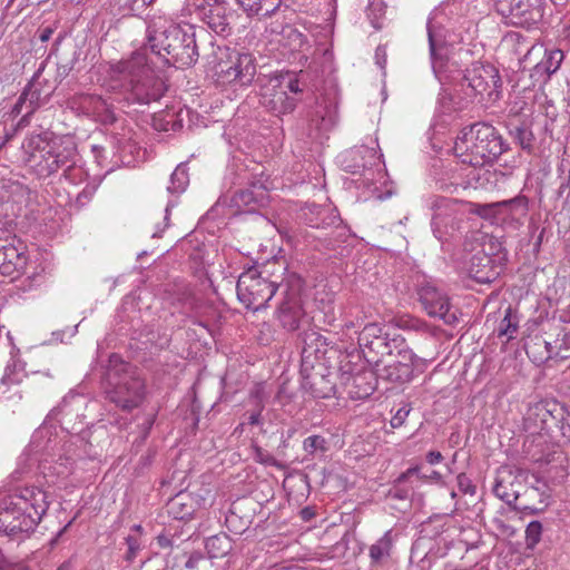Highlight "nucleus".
I'll return each mask as SVG.
<instances>
[{"label":"nucleus","instance_id":"nucleus-33","mask_svg":"<svg viewBox=\"0 0 570 570\" xmlns=\"http://www.w3.org/2000/svg\"><path fill=\"white\" fill-rule=\"evenodd\" d=\"M510 136L514 142L518 144L523 150L532 153L534 135L530 126L525 122L512 126L509 130Z\"/></svg>","mask_w":570,"mask_h":570},{"label":"nucleus","instance_id":"nucleus-10","mask_svg":"<svg viewBox=\"0 0 570 570\" xmlns=\"http://www.w3.org/2000/svg\"><path fill=\"white\" fill-rule=\"evenodd\" d=\"M495 8L518 27L530 28L543 18V0H495Z\"/></svg>","mask_w":570,"mask_h":570},{"label":"nucleus","instance_id":"nucleus-41","mask_svg":"<svg viewBox=\"0 0 570 570\" xmlns=\"http://www.w3.org/2000/svg\"><path fill=\"white\" fill-rule=\"evenodd\" d=\"M505 41L514 47V50L518 55H521L523 51L528 53L531 49H533V46L529 45L527 37L520 32L508 33Z\"/></svg>","mask_w":570,"mask_h":570},{"label":"nucleus","instance_id":"nucleus-19","mask_svg":"<svg viewBox=\"0 0 570 570\" xmlns=\"http://www.w3.org/2000/svg\"><path fill=\"white\" fill-rule=\"evenodd\" d=\"M442 12L438 9L433 10L426 22L430 57L434 72L438 70V62L442 59V51L445 45V33L439 18Z\"/></svg>","mask_w":570,"mask_h":570},{"label":"nucleus","instance_id":"nucleus-26","mask_svg":"<svg viewBox=\"0 0 570 570\" xmlns=\"http://www.w3.org/2000/svg\"><path fill=\"white\" fill-rule=\"evenodd\" d=\"M336 216L330 213L328 208L311 205L304 212L305 223L314 228H325L335 223Z\"/></svg>","mask_w":570,"mask_h":570},{"label":"nucleus","instance_id":"nucleus-5","mask_svg":"<svg viewBox=\"0 0 570 570\" xmlns=\"http://www.w3.org/2000/svg\"><path fill=\"white\" fill-rule=\"evenodd\" d=\"M24 163L39 176L48 177L75 164L76 148L51 139L49 132L28 136L22 142Z\"/></svg>","mask_w":570,"mask_h":570},{"label":"nucleus","instance_id":"nucleus-3","mask_svg":"<svg viewBox=\"0 0 570 570\" xmlns=\"http://www.w3.org/2000/svg\"><path fill=\"white\" fill-rule=\"evenodd\" d=\"M509 149L495 127L488 122H475L463 128L454 141V154L462 164L484 167L497 160Z\"/></svg>","mask_w":570,"mask_h":570},{"label":"nucleus","instance_id":"nucleus-49","mask_svg":"<svg viewBox=\"0 0 570 570\" xmlns=\"http://www.w3.org/2000/svg\"><path fill=\"white\" fill-rule=\"evenodd\" d=\"M128 551L126 554V560L129 562H132L134 559L137 557L138 551L140 550V543L138 540L131 535L127 537L126 539Z\"/></svg>","mask_w":570,"mask_h":570},{"label":"nucleus","instance_id":"nucleus-44","mask_svg":"<svg viewBox=\"0 0 570 570\" xmlns=\"http://www.w3.org/2000/svg\"><path fill=\"white\" fill-rule=\"evenodd\" d=\"M283 37L288 40L287 45L291 50H299L305 42L304 35L292 27L283 29Z\"/></svg>","mask_w":570,"mask_h":570},{"label":"nucleus","instance_id":"nucleus-32","mask_svg":"<svg viewBox=\"0 0 570 570\" xmlns=\"http://www.w3.org/2000/svg\"><path fill=\"white\" fill-rule=\"evenodd\" d=\"M494 494L508 504L513 503L519 498L518 490L514 489L511 481V474L508 476L499 475L493 487Z\"/></svg>","mask_w":570,"mask_h":570},{"label":"nucleus","instance_id":"nucleus-8","mask_svg":"<svg viewBox=\"0 0 570 570\" xmlns=\"http://www.w3.org/2000/svg\"><path fill=\"white\" fill-rule=\"evenodd\" d=\"M3 498L9 505L28 512L22 518L24 527H37L49 508L46 492L35 485L18 487Z\"/></svg>","mask_w":570,"mask_h":570},{"label":"nucleus","instance_id":"nucleus-28","mask_svg":"<svg viewBox=\"0 0 570 570\" xmlns=\"http://www.w3.org/2000/svg\"><path fill=\"white\" fill-rule=\"evenodd\" d=\"M525 352L537 363H544L553 356V347L541 336H535L530 344L525 346Z\"/></svg>","mask_w":570,"mask_h":570},{"label":"nucleus","instance_id":"nucleus-22","mask_svg":"<svg viewBox=\"0 0 570 570\" xmlns=\"http://www.w3.org/2000/svg\"><path fill=\"white\" fill-rule=\"evenodd\" d=\"M198 502L189 493L180 492L171 498L166 508L170 517L176 520L190 519L197 510Z\"/></svg>","mask_w":570,"mask_h":570},{"label":"nucleus","instance_id":"nucleus-15","mask_svg":"<svg viewBox=\"0 0 570 570\" xmlns=\"http://www.w3.org/2000/svg\"><path fill=\"white\" fill-rule=\"evenodd\" d=\"M389 333L377 323L364 325L358 333L357 343L360 350L368 363L379 364L386 356Z\"/></svg>","mask_w":570,"mask_h":570},{"label":"nucleus","instance_id":"nucleus-12","mask_svg":"<svg viewBox=\"0 0 570 570\" xmlns=\"http://www.w3.org/2000/svg\"><path fill=\"white\" fill-rule=\"evenodd\" d=\"M317 352L318 350L313 348L312 344L308 343H305L302 350V387L314 397L327 399L333 394L334 385L327 376L322 373V364H318V370H315L313 362H311L313 355L315 358L317 357Z\"/></svg>","mask_w":570,"mask_h":570},{"label":"nucleus","instance_id":"nucleus-14","mask_svg":"<svg viewBox=\"0 0 570 570\" xmlns=\"http://www.w3.org/2000/svg\"><path fill=\"white\" fill-rule=\"evenodd\" d=\"M419 299L432 317H439L448 325L458 322L456 311L452 309L449 296L431 283L422 284L417 289Z\"/></svg>","mask_w":570,"mask_h":570},{"label":"nucleus","instance_id":"nucleus-24","mask_svg":"<svg viewBox=\"0 0 570 570\" xmlns=\"http://www.w3.org/2000/svg\"><path fill=\"white\" fill-rule=\"evenodd\" d=\"M215 4L212 6L204 13V22L217 35H228L230 32L229 19L227 9L214 0Z\"/></svg>","mask_w":570,"mask_h":570},{"label":"nucleus","instance_id":"nucleus-11","mask_svg":"<svg viewBox=\"0 0 570 570\" xmlns=\"http://www.w3.org/2000/svg\"><path fill=\"white\" fill-rule=\"evenodd\" d=\"M463 80L480 100L494 101L499 98L501 78L492 65L472 63L464 72Z\"/></svg>","mask_w":570,"mask_h":570},{"label":"nucleus","instance_id":"nucleus-47","mask_svg":"<svg viewBox=\"0 0 570 570\" xmlns=\"http://www.w3.org/2000/svg\"><path fill=\"white\" fill-rule=\"evenodd\" d=\"M456 479L459 490L462 493L471 495L475 493V485L472 483L471 479L466 474L460 473Z\"/></svg>","mask_w":570,"mask_h":570},{"label":"nucleus","instance_id":"nucleus-51","mask_svg":"<svg viewBox=\"0 0 570 570\" xmlns=\"http://www.w3.org/2000/svg\"><path fill=\"white\" fill-rule=\"evenodd\" d=\"M234 199L237 204H244L247 206L253 203H256V197H255L254 193L249 189L237 191Z\"/></svg>","mask_w":570,"mask_h":570},{"label":"nucleus","instance_id":"nucleus-21","mask_svg":"<svg viewBox=\"0 0 570 570\" xmlns=\"http://www.w3.org/2000/svg\"><path fill=\"white\" fill-rule=\"evenodd\" d=\"M469 275L480 284H488L495 279L497 272L492 266V259L484 253L472 256L469 266Z\"/></svg>","mask_w":570,"mask_h":570},{"label":"nucleus","instance_id":"nucleus-16","mask_svg":"<svg viewBox=\"0 0 570 570\" xmlns=\"http://www.w3.org/2000/svg\"><path fill=\"white\" fill-rule=\"evenodd\" d=\"M343 169L351 174H361L381 165V156L374 147L358 146L340 155Z\"/></svg>","mask_w":570,"mask_h":570},{"label":"nucleus","instance_id":"nucleus-34","mask_svg":"<svg viewBox=\"0 0 570 570\" xmlns=\"http://www.w3.org/2000/svg\"><path fill=\"white\" fill-rule=\"evenodd\" d=\"M519 328V315L511 306H508L504 311V316L498 326V336L507 337L508 341L514 338L515 333Z\"/></svg>","mask_w":570,"mask_h":570},{"label":"nucleus","instance_id":"nucleus-43","mask_svg":"<svg viewBox=\"0 0 570 570\" xmlns=\"http://www.w3.org/2000/svg\"><path fill=\"white\" fill-rule=\"evenodd\" d=\"M340 372L342 383H344L345 385L352 384L356 386L358 385V382L364 379L362 374L354 373V370L351 366L350 362L343 364V361H341Z\"/></svg>","mask_w":570,"mask_h":570},{"label":"nucleus","instance_id":"nucleus-60","mask_svg":"<svg viewBox=\"0 0 570 570\" xmlns=\"http://www.w3.org/2000/svg\"><path fill=\"white\" fill-rule=\"evenodd\" d=\"M204 559L203 554L199 552H194L189 556L188 560L186 561V568H195L197 567L198 562Z\"/></svg>","mask_w":570,"mask_h":570},{"label":"nucleus","instance_id":"nucleus-6","mask_svg":"<svg viewBox=\"0 0 570 570\" xmlns=\"http://www.w3.org/2000/svg\"><path fill=\"white\" fill-rule=\"evenodd\" d=\"M302 91L297 78L288 75L274 77L262 86L259 102L275 116L291 114L296 108Z\"/></svg>","mask_w":570,"mask_h":570},{"label":"nucleus","instance_id":"nucleus-13","mask_svg":"<svg viewBox=\"0 0 570 570\" xmlns=\"http://www.w3.org/2000/svg\"><path fill=\"white\" fill-rule=\"evenodd\" d=\"M282 299L277 307L276 316L281 325L287 331H296L299 327L304 311L301 302V282L281 283Z\"/></svg>","mask_w":570,"mask_h":570},{"label":"nucleus","instance_id":"nucleus-40","mask_svg":"<svg viewBox=\"0 0 570 570\" xmlns=\"http://www.w3.org/2000/svg\"><path fill=\"white\" fill-rule=\"evenodd\" d=\"M542 524L539 521H531L525 529V544L533 549L541 540Z\"/></svg>","mask_w":570,"mask_h":570},{"label":"nucleus","instance_id":"nucleus-53","mask_svg":"<svg viewBox=\"0 0 570 570\" xmlns=\"http://www.w3.org/2000/svg\"><path fill=\"white\" fill-rule=\"evenodd\" d=\"M409 413H410V410L406 407L399 409L396 411V413L394 414V416L391 419L392 428H394V429L400 428L406 420Z\"/></svg>","mask_w":570,"mask_h":570},{"label":"nucleus","instance_id":"nucleus-17","mask_svg":"<svg viewBox=\"0 0 570 570\" xmlns=\"http://www.w3.org/2000/svg\"><path fill=\"white\" fill-rule=\"evenodd\" d=\"M27 514V511L9 505V501L2 498L0 500V533L16 539L23 533L33 531L36 527H24L22 524V518Z\"/></svg>","mask_w":570,"mask_h":570},{"label":"nucleus","instance_id":"nucleus-55","mask_svg":"<svg viewBox=\"0 0 570 570\" xmlns=\"http://www.w3.org/2000/svg\"><path fill=\"white\" fill-rule=\"evenodd\" d=\"M265 404H261V406H256V410L252 412L248 416V424L258 425L262 423V411L264 410Z\"/></svg>","mask_w":570,"mask_h":570},{"label":"nucleus","instance_id":"nucleus-23","mask_svg":"<svg viewBox=\"0 0 570 570\" xmlns=\"http://www.w3.org/2000/svg\"><path fill=\"white\" fill-rule=\"evenodd\" d=\"M394 544V537L392 530L385 531V533L377 539L368 548V556L371 559L372 567H380L387 562L391 558Z\"/></svg>","mask_w":570,"mask_h":570},{"label":"nucleus","instance_id":"nucleus-58","mask_svg":"<svg viewBox=\"0 0 570 570\" xmlns=\"http://www.w3.org/2000/svg\"><path fill=\"white\" fill-rule=\"evenodd\" d=\"M316 515L313 507H305L299 511V517L304 522H309Z\"/></svg>","mask_w":570,"mask_h":570},{"label":"nucleus","instance_id":"nucleus-50","mask_svg":"<svg viewBox=\"0 0 570 570\" xmlns=\"http://www.w3.org/2000/svg\"><path fill=\"white\" fill-rule=\"evenodd\" d=\"M170 207H171V204L168 203L165 208V216L163 218V224L161 225L159 223L155 224V229L151 233L153 237H160L161 234L164 233V230L168 227V222H169V216H170Z\"/></svg>","mask_w":570,"mask_h":570},{"label":"nucleus","instance_id":"nucleus-45","mask_svg":"<svg viewBox=\"0 0 570 570\" xmlns=\"http://www.w3.org/2000/svg\"><path fill=\"white\" fill-rule=\"evenodd\" d=\"M405 338L396 333H389V342L386 344V356L395 357L400 351L406 346Z\"/></svg>","mask_w":570,"mask_h":570},{"label":"nucleus","instance_id":"nucleus-64","mask_svg":"<svg viewBox=\"0 0 570 570\" xmlns=\"http://www.w3.org/2000/svg\"><path fill=\"white\" fill-rule=\"evenodd\" d=\"M75 562L72 559L65 561L57 570H73Z\"/></svg>","mask_w":570,"mask_h":570},{"label":"nucleus","instance_id":"nucleus-57","mask_svg":"<svg viewBox=\"0 0 570 570\" xmlns=\"http://www.w3.org/2000/svg\"><path fill=\"white\" fill-rule=\"evenodd\" d=\"M257 461L265 465H276V460L268 453H264L261 450H257L256 454Z\"/></svg>","mask_w":570,"mask_h":570},{"label":"nucleus","instance_id":"nucleus-31","mask_svg":"<svg viewBox=\"0 0 570 570\" xmlns=\"http://www.w3.org/2000/svg\"><path fill=\"white\" fill-rule=\"evenodd\" d=\"M317 117L321 119L320 127L324 130L332 128L337 121V102L335 99H323L318 102L316 110Z\"/></svg>","mask_w":570,"mask_h":570},{"label":"nucleus","instance_id":"nucleus-56","mask_svg":"<svg viewBox=\"0 0 570 570\" xmlns=\"http://www.w3.org/2000/svg\"><path fill=\"white\" fill-rule=\"evenodd\" d=\"M441 215L440 214H435L432 218V223H431V226H432V230L434 233V236L438 238V239H442L443 238V233L440 228V223H441Z\"/></svg>","mask_w":570,"mask_h":570},{"label":"nucleus","instance_id":"nucleus-18","mask_svg":"<svg viewBox=\"0 0 570 570\" xmlns=\"http://www.w3.org/2000/svg\"><path fill=\"white\" fill-rule=\"evenodd\" d=\"M78 104L83 112L91 115L97 121L104 125H111L117 120L112 102L100 95H80Z\"/></svg>","mask_w":570,"mask_h":570},{"label":"nucleus","instance_id":"nucleus-54","mask_svg":"<svg viewBox=\"0 0 570 570\" xmlns=\"http://www.w3.org/2000/svg\"><path fill=\"white\" fill-rule=\"evenodd\" d=\"M399 482L389 491V497L397 500H407L410 498V490L399 487Z\"/></svg>","mask_w":570,"mask_h":570},{"label":"nucleus","instance_id":"nucleus-7","mask_svg":"<svg viewBox=\"0 0 570 570\" xmlns=\"http://www.w3.org/2000/svg\"><path fill=\"white\" fill-rule=\"evenodd\" d=\"M281 289V284L263 277L257 268L250 267L243 272L237 281L236 292L239 302L253 311H259Z\"/></svg>","mask_w":570,"mask_h":570},{"label":"nucleus","instance_id":"nucleus-38","mask_svg":"<svg viewBox=\"0 0 570 570\" xmlns=\"http://www.w3.org/2000/svg\"><path fill=\"white\" fill-rule=\"evenodd\" d=\"M303 449L309 456L324 454L328 450L327 441L321 435H311L303 441Z\"/></svg>","mask_w":570,"mask_h":570},{"label":"nucleus","instance_id":"nucleus-36","mask_svg":"<svg viewBox=\"0 0 570 570\" xmlns=\"http://www.w3.org/2000/svg\"><path fill=\"white\" fill-rule=\"evenodd\" d=\"M86 405V399L76 393H69L66 395L58 407V411L67 417L73 413V411L82 409Z\"/></svg>","mask_w":570,"mask_h":570},{"label":"nucleus","instance_id":"nucleus-35","mask_svg":"<svg viewBox=\"0 0 570 570\" xmlns=\"http://www.w3.org/2000/svg\"><path fill=\"white\" fill-rule=\"evenodd\" d=\"M380 376L391 382L404 383L411 381L413 372L410 367L400 366L394 362L389 363L379 370Z\"/></svg>","mask_w":570,"mask_h":570},{"label":"nucleus","instance_id":"nucleus-39","mask_svg":"<svg viewBox=\"0 0 570 570\" xmlns=\"http://www.w3.org/2000/svg\"><path fill=\"white\" fill-rule=\"evenodd\" d=\"M411 476H416L420 480H430L440 482L442 480V475L438 471H431L430 474H423L421 473L420 466H412L409 468L405 472H403L399 478L397 482L403 483L407 481Z\"/></svg>","mask_w":570,"mask_h":570},{"label":"nucleus","instance_id":"nucleus-46","mask_svg":"<svg viewBox=\"0 0 570 570\" xmlns=\"http://www.w3.org/2000/svg\"><path fill=\"white\" fill-rule=\"evenodd\" d=\"M416 361V355L412 352L409 345H406L402 351L395 354V360L393 362L400 366L410 367L413 371Z\"/></svg>","mask_w":570,"mask_h":570},{"label":"nucleus","instance_id":"nucleus-4","mask_svg":"<svg viewBox=\"0 0 570 570\" xmlns=\"http://www.w3.org/2000/svg\"><path fill=\"white\" fill-rule=\"evenodd\" d=\"M101 389L106 401L126 412L139 407L146 396L145 380L138 370L118 355L110 356Z\"/></svg>","mask_w":570,"mask_h":570},{"label":"nucleus","instance_id":"nucleus-62","mask_svg":"<svg viewBox=\"0 0 570 570\" xmlns=\"http://www.w3.org/2000/svg\"><path fill=\"white\" fill-rule=\"evenodd\" d=\"M71 524V521L68 522L61 530H59L57 532V534L55 535V538L51 539L50 541V544L51 546H55L57 544V542L59 541V539L61 538V535L65 533V531L68 529V527Z\"/></svg>","mask_w":570,"mask_h":570},{"label":"nucleus","instance_id":"nucleus-20","mask_svg":"<svg viewBox=\"0 0 570 570\" xmlns=\"http://www.w3.org/2000/svg\"><path fill=\"white\" fill-rule=\"evenodd\" d=\"M27 257L23 252L8 240H0V272L11 275L24 268Z\"/></svg>","mask_w":570,"mask_h":570},{"label":"nucleus","instance_id":"nucleus-37","mask_svg":"<svg viewBox=\"0 0 570 570\" xmlns=\"http://www.w3.org/2000/svg\"><path fill=\"white\" fill-rule=\"evenodd\" d=\"M188 173L184 165H178L170 176L169 193H183L188 185Z\"/></svg>","mask_w":570,"mask_h":570},{"label":"nucleus","instance_id":"nucleus-1","mask_svg":"<svg viewBox=\"0 0 570 570\" xmlns=\"http://www.w3.org/2000/svg\"><path fill=\"white\" fill-rule=\"evenodd\" d=\"M104 87L111 99L127 106L148 105L159 100L166 87L151 68L144 52H134L129 58L112 62L107 70Z\"/></svg>","mask_w":570,"mask_h":570},{"label":"nucleus","instance_id":"nucleus-29","mask_svg":"<svg viewBox=\"0 0 570 570\" xmlns=\"http://www.w3.org/2000/svg\"><path fill=\"white\" fill-rule=\"evenodd\" d=\"M205 547L212 559L223 558L233 549L232 540L226 533L212 535L206 540Z\"/></svg>","mask_w":570,"mask_h":570},{"label":"nucleus","instance_id":"nucleus-48","mask_svg":"<svg viewBox=\"0 0 570 570\" xmlns=\"http://www.w3.org/2000/svg\"><path fill=\"white\" fill-rule=\"evenodd\" d=\"M500 205H498V203H492V204H484V205H475V209H474V213L478 214L479 216L481 217H490L497 213L500 212L499 209Z\"/></svg>","mask_w":570,"mask_h":570},{"label":"nucleus","instance_id":"nucleus-42","mask_svg":"<svg viewBox=\"0 0 570 570\" xmlns=\"http://www.w3.org/2000/svg\"><path fill=\"white\" fill-rule=\"evenodd\" d=\"M21 372L22 370L18 365L17 361L11 360L4 368V374L1 380L2 383L8 385L19 383L22 379Z\"/></svg>","mask_w":570,"mask_h":570},{"label":"nucleus","instance_id":"nucleus-25","mask_svg":"<svg viewBox=\"0 0 570 570\" xmlns=\"http://www.w3.org/2000/svg\"><path fill=\"white\" fill-rule=\"evenodd\" d=\"M236 2L248 17H267L279 8L282 0H236Z\"/></svg>","mask_w":570,"mask_h":570},{"label":"nucleus","instance_id":"nucleus-2","mask_svg":"<svg viewBox=\"0 0 570 570\" xmlns=\"http://www.w3.org/2000/svg\"><path fill=\"white\" fill-rule=\"evenodd\" d=\"M146 39V46L169 66L183 69L191 67L198 60L193 26H181L163 16H153L147 24Z\"/></svg>","mask_w":570,"mask_h":570},{"label":"nucleus","instance_id":"nucleus-30","mask_svg":"<svg viewBox=\"0 0 570 570\" xmlns=\"http://www.w3.org/2000/svg\"><path fill=\"white\" fill-rule=\"evenodd\" d=\"M564 59V53L561 49H551L546 50L542 60L537 63L535 70L537 72L546 73L547 76H551L556 73Z\"/></svg>","mask_w":570,"mask_h":570},{"label":"nucleus","instance_id":"nucleus-52","mask_svg":"<svg viewBox=\"0 0 570 570\" xmlns=\"http://www.w3.org/2000/svg\"><path fill=\"white\" fill-rule=\"evenodd\" d=\"M267 395L265 393L264 384H256L255 387L250 391V399L255 402L256 406H261L264 404Z\"/></svg>","mask_w":570,"mask_h":570},{"label":"nucleus","instance_id":"nucleus-61","mask_svg":"<svg viewBox=\"0 0 570 570\" xmlns=\"http://www.w3.org/2000/svg\"><path fill=\"white\" fill-rule=\"evenodd\" d=\"M375 58H376L377 65L381 68H384L385 62H386V53H385V49L383 47L380 46L376 48Z\"/></svg>","mask_w":570,"mask_h":570},{"label":"nucleus","instance_id":"nucleus-9","mask_svg":"<svg viewBox=\"0 0 570 570\" xmlns=\"http://www.w3.org/2000/svg\"><path fill=\"white\" fill-rule=\"evenodd\" d=\"M256 75L255 58L248 53L234 52L226 61L216 66L217 81L222 85L246 87L252 83Z\"/></svg>","mask_w":570,"mask_h":570},{"label":"nucleus","instance_id":"nucleus-59","mask_svg":"<svg viewBox=\"0 0 570 570\" xmlns=\"http://www.w3.org/2000/svg\"><path fill=\"white\" fill-rule=\"evenodd\" d=\"M425 459L429 464L434 465L442 462L443 455L439 451H430L426 453Z\"/></svg>","mask_w":570,"mask_h":570},{"label":"nucleus","instance_id":"nucleus-63","mask_svg":"<svg viewBox=\"0 0 570 570\" xmlns=\"http://www.w3.org/2000/svg\"><path fill=\"white\" fill-rule=\"evenodd\" d=\"M157 541L161 548H169L171 546V541L165 535H158Z\"/></svg>","mask_w":570,"mask_h":570},{"label":"nucleus","instance_id":"nucleus-27","mask_svg":"<svg viewBox=\"0 0 570 570\" xmlns=\"http://www.w3.org/2000/svg\"><path fill=\"white\" fill-rule=\"evenodd\" d=\"M500 213H505L513 220L521 222L529 212V199L524 195H518L511 199L498 202Z\"/></svg>","mask_w":570,"mask_h":570}]
</instances>
